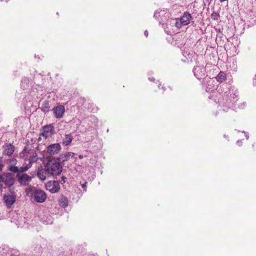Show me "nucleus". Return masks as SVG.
<instances>
[{"instance_id": "obj_1", "label": "nucleus", "mask_w": 256, "mask_h": 256, "mask_svg": "<svg viewBox=\"0 0 256 256\" xmlns=\"http://www.w3.org/2000/svg\"><path fill=\"white\" fill-rule=\"evenodd\" d=\"M20 156L24 160V166H21L22 172L27 171L32 166V164L36 162L38 160V154L36 152L28 150L26 148H24L22 151L20 153Z\"/></svg>"}, {"instance_id": "obj_2", "label": "nucleus", "mask_w": 256, "mask_h": 256, "mask_svg": "<svg viewBox=\"0 0 256 256\" xmlns=\"http://www.w3.org/2000/svg\"><path fill=\"white\" fill-rule=\"evenodd\" d=\"M26 195L33 199L34 202L39 203L45 202L47 198L46 194L44 190L36 189L32 186L26 188Z\"/></svg>"}, {"instance_id": "obj_3", "label": "nucleus", "mask_w": 256, "mask_h": 256, "mask_svg": "<svg viewBox=\"0 0 256 256\" xmlns=\"http://www.w3.org/2000/svg\"><path fill=\"white\" fill-rule=\"evenodd\" d=\"M50 176L60 175L62 170V166L59 162H50L46 166Z\"/></svg>"}, {"instance_id": "obj_4", "label": "nucleus", "mask_w": 256, "mask_h": 256, "mask_svg": "<svg viewBox=\"0 0 256 256\" xmlns=\"http://www.w3.org/2000/svg\"><path fill=\"white\" fill-rule=\"evenodd\" d=\"M25 172L19 171L16 172V178L18 182L23 186H27L32 180V178L26 174H24Z\"/></svg>"}, {"instance_id": "obj_5", "label": "nucleus", "mask_w": 256, "mask_h": 256, "mask_svg": "<svg viewBox=\"0 0 256 256\" xmlns=\"http://www.w3.org/2000/svg\"><path fill=\"white\" fill-rule=\"evenodd\" d=\"M15 182L14 175L10 172H4L0 174V183L4 182L6 186H12Z\"/></svg>"}, {"instance_id": "obj_6", "label": "nucleus", "mask_w": 256, "mask_h": 256, "mask_svg": "<svg viewBox=\"0 0 256 256\" xmlns=\"http://www.w3.org/2000/svg\"><path fill=\"white\" fill-rule=\"evenodd\" d=\"M192 20V16L188 12H184L180 19V22L176 20L175 26L178 28H180L182 26H186L190 23Z\"/></svg>"}, {"instance_id": "obj_7", "label": "nucleus", "mask_w": 256, "mask_h": 256, "mask_svg": "<svg viewBox=\"0 0 256 256\" xmlns=\"http://www.w3.org/2000/svg\"><path fill=\"white\" fill-rule=\"evenodd\" d=\"M46 189L52 193L57 192L60 189V186L58 181H48L46 184Z\"/></svg>"}, {"instance_id": "obj_8", "label": "nucleus", "mask_w": 256, "mask_h": 256, "mask_svg": "<svg viewBox=\"0 0 256 256\" xmlns=\"http://www.w3.org/2000/svg\"><path fill=\"white\" fill-rule=\"evenodd\" d=\"M18 160L15 158H12L8 160V170L12 172H16L21 171V167L18 168L16 165L17 164Z\"/></svg>"}, {"instance_id": "obj_9", "label": "nucleus", "mask_w": 256, "mask_h": 256, "mask_svg": "<svg viewBox=\"0 0 256 256\" xmlns=\"http://www.w3.org/2000/svg\"><path fill=\"white\" fill-rule=\"evenodd\" d=\"M54 127L52 125H46L43 127L42 132L40 136L44 138L45 139L52 136L53 134Z\"/></svg>"}, {"instance_id": "obj_10", "label": "nucleus", "mask_w": 256, "mask_h": 256, "mask_svg": "<svg viewBox=\"0 0 256 256\" xmlns=\"http://www.w3.org/2000/svg\"><path fill=\"white\" fill-rule=\"evenodd\" d=\"M60 150V145L58 143L50 144L47 148L48 152L50 155L58 154Z\"/></svg>"}, {"instance_id": "obj_11", "label": "nucleus", "mask_w": 256, "mask_h": 256, "mask_svg": "<svg viewBox=\"0 0 256 256\" xmlns=\"http://www.w3.org/2000/svg\"><path fill=\"white\" fill-rule=\"evenodd\" d=\"M4 200L6 206L8 208H10L16 202V198L15 196L12 194L4 195Z\"/></svg>"}, {"instance_id": "obj_12", "label": "nucleus", "mask_w": 256, "mask_h": 256, "mask_svg": "<svg viewBox=\"0 0 256 256\" xmlns=\"http://www.w3.org/2000/svg\"><path fill=\"white\" fill-rule=\"evenodd\" d=\"M3 154L8 156H12L14 152L15 148L11 144H6L3 146Z\"/></svg>"}, {"instance_id": "obj_13", "label": "nucleus", "mask_w": 256, "mask_h": 256, "mask_svg": "<svg viewBox=\"0 0 256 256\" xmlns=\"http://www.w3.org/2000/svg\"><path fill=\"white\" fill-rule=\"evenodd\" d=\"M37 176L40 180H44L47 177L50 176L46 166L44 168H42L40 169H38V170L37 172Z\"/></svg>"}, {"instance_id": "obj_14", "label": "nucleus", "mask_w": 256, "mask_h": 256, "mask_svg": "<svg viewBox=\"0 0 256 256\" xmlns=\"http://www.w3.org/2000/svg\"><path fill=\"white\" fill-rule=\"evenodd\" d=\"M54 114L56 118H60L62 116L65 108L63 106L59 105L53 108Z\"/></svg>"}, {"instance_id": "obj_15", "label": "nucleus", "mask_w": 256, "mask_h": 256, "mask_svg": "<svg viewBox=\"0 0 256 256\" xmlns=\"http://www.w3.org/2000/svg\"><path fill=\"white\" fill-rule=\"evenodd\" d=\"M73 140V137L71 134H66L62 141V144L64 146L70 145Z\"/></svg>"}, {"instance_id": "obj_16", "label": "nucleus", "mask_w": 256, "mask_h": 256, "mask_svg": "<svg viewBox=\"0 0 256 256\" xmlns=\"http://www.w3.org/2000/svg\"><path fill=\"white\" fill-rule=\"evenodd\" d=\"M58 202L60 206L63 208L66 207L68 204V198L64 196H62L59 198Z\"/></svg>"}, {"instance_id": "obj_17", "label": "nucleus", "mask_w": 256, "mask_h": 256, "mask_svg": "<svg viewBox=\"0 0 256 256\" xmlns=\"http://www.w3.org/2000/svg\"><path fill=\"white\" fill-rule=\"evenodd\" d=\"M74 156H75V154L74 152H66L64 154H62L61 156L62 158V160L60 162L62 164H64V162L66 161H67L70 159V157H74Z\"/></svg>"}, {"instance_id": "obj_18", "label": "nucleus", "mask_w": 256, "mask_h": 256, "mask_svg": "<svg viewBox=\"0 0 256 256\" xmlns=\"http://www.w3.org/2000/svg\"><path fill=\"white\" fill-rule=\"evenodd\" d=\"M216 80L220 82L225 81L226 79V75L224 72H220L216 78Z\"/></svg>"}, {"instance_id": "obj_19", "label": "nucleus", "mask_w": 256, "mask_h": 256, "mask_svg": "<svg viewBox=\"0 0 256 256\" xmlns=\"http://www.w3.org/2000/svg\"><path fill=\"white\" fill-rule=\"evenodd\" d=\"M42 110L44 112H48L50 110L49 104L48 101L45 100L42 104Z\"/></svg>"}, {"instance_id": "obj_20", "label": "nucleus", "mask_w": 256, "mask_h": 256, "mask_svg": "<svg viewBox=\"0 0 256 256\" xmlns=\"http://www.w3.org/2000/svg\"><path fill=\"white\" fill-rule=\"evenodd\" d=\"M220 16L216 12H213L211 15V18L214 20H218Z\"/></svg>"}, {"instance_id": "obj_21", "label": "nucleus", "mask_w": 256, "mask_h": 256, "mask_svg": "<svg viewBox=\"0 0 256 256\" xmlns=\"http://www.w3.org/2000/svg\"><path fill=\"white\" fill-rule=\"evenodd\" d=\"M4 167V165L2 163V161L0 158V172L2 170L3 168Z\"/></svg>"}, {"instance_id": "obj_22", "label": "nucleus", "mask_w": 256, "mask_h": 256, "mask_svg": "<svg viewBox=\"0 0 256 256\" xmlns=\"http://www.w3.org/2000/svg\"><path fill=\"white\" fill-rule=\"evenodd\" d=\"M144 35H145V36H146V37H148V30H146V31L144 32Z\"/></svg>"}, {"instance_id": "obj_23", "label": "nucleus", "mask_w": 256, "mask_h": 256, "mask_svg": "<svg viewBox=\"0 0 256 256\" xmlns=\"http://www.w3.org/2000/svg\"><path fill=\"white\" fill-rule=\"evenodd\" d=\"M86 184H87L86 182H85L84 184H82V188H85L86 186Z\"/></svg>"}, {"instance_id": "obj_24", "label": "nucleus", "mask_w": 256, "mask_h": 256, "mask_svg": "<svg viewBox=\"0 0 256 256\" xmlns=\"http://www.w3.org/2000/svg\"><path fill=\"white\" fill-rule=\"evenodd\" d=\"M78 157H79V158H80V159H82V158H83V156H82V155H79Z\"/></svg>"}, {"instance_id": "obj_25", "label": "nucleus", "mask_w": 256, "mask_h": 256, "mask_svg": "<svg viewBox=\"0 0 256 256\" xmlns=\"http://www.w3.org/2000/svg\"><path fill=\"white\" fill-rule=\"evenodd\" d=\"M62 180H64V182H66V181H65L64 179H65L66 178H64V177H62Z\"/></svg>"}, {"instance_id": "obj_26", "label": "nucleus", "mask_w": 256, "mask_h": 256, "mask_svg": "<svg viewBox=\"0 0 256 256\" xmlns=\"http://www.w3.org/2000/svg\"><path fill=\"white\" fill-rule=\"evenodd\" d=\"M162 86V85H161L160 84H159L158 88H160V86Z\"/></svg>"}, {"instance_id": "obj_27", "label": "nucleus", "mask_w": 256, "mask_h": 256, "mask_svg": "<svg viewBox=\"0 0 256 256\" xmlns=\"http://www.w3.org/2000/svg\"><path fill=\"white\" fill-rule=\"evenodd\" d=\"M161 88L163 89L164 88V86H162Z\"/></svg>"}]
</instances>
